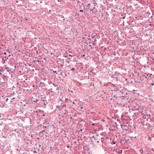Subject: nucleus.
Returning <instances> with one entry per match:
<instances>
[{
  "instance_id": "nucleus-1",
  "label": "nucleus",
  "mask_w": 154,
  "mask_h": 154,
  "mask_svg": "<svg viewBox=\"0 0 154 154\" xmlns=\"http://www.w3.org/2000/svg\"><path fill=\"white\" fill-rule=\"evenodd\" d=\"M51 86L52 88H51L50 89L52 90L53 89H55V88L56 87V86L53 83L51 84Z\"/></svg>"
},
{
  "instance_id": "nucleus-2",
  "label": "nucleus",
  "mask_w": 154,
  "mask_h": 154,
  "mask_svg": "<svg viewBox=\"0 0 154 154\" xmlns=\"http://www.w3.org/2000/svg\"><path fill=\"white\" fill-rule=\"evenodd\" d=\"M39 103H40V104H39V105H40L41 106H42V105H43V104L44 105H45V102H44V100H42L41 102H40Z\"/></svg>"
},
{
  "instance_id": "nucleus-3",
  "label": "nucleus",
  "mask_w": 154,
  "mask_h": 154,
  "mask_svg": "<svg viewBox=\"0 0 154 154\" xmlns=\"http://www.w3.org/2000/svg\"><path fill=\"white\" fill-rule=\"evenodd\" d=\"M66 105L65 104L63 105L62 106L63 108V109L65 110H66Z\"/></svg>"
},
{
  "instance_id": "nucleus-4",
  "label": "nucleus",
  "mask_w": 154,
  "mask_h": 154,
  "mask_svg": "<svg viewBox=\"0 0 154 154\" xmlns=\"http://www.w3.org/2000/svg\"><path fill=\"white\" fill-rule=\"evenodd\" d=\"M60 74L61 75H65L66 76V73L64 72H62L60 73Z\"/></svg>"
},
{
  "instance_id": "nucleus-5",
  "label": "nucleus",
  "mask_w": 154,
  "mask_h": 154,
  "mask_svg": "<svg viewBox=\"0 0 154 154\" xmlns=\"http://www.w3.org/2000/svg\"><path fill=\"white\" fill-rule=\"evenodd\" d=\"M95 8V7H94L93 8H91V9L90 8V10L91 11H93V10Z\"/></svg>"
},
{
  "instance_id": "nucleus-6",
  "label": "nucleus",
  "mask_w": 154,
  "mask_h": 154,
  "mask_svg": "<svg viewBox=\"0 0 154 154\" xmlns=\"http://www.w3.org/2000/svg\"><path fill=\"white\" fill-rule=\"evenodd\" d=\"M34 99L33 101L34 102H36L37 101H38V99Z\"/></svg>"
},
{
  "instance_id": "nucleus-7",
  "label": "nucleus",
  "mask_w": 154,
  "mask_h": 154,
  "mask_svg": "<svg viewBox=\"0 0 154 154\" xmlns=\"http://www.w3.org/2000/svg\"><path fill=\"white\" fill-rule=\"evenodd\" d=\"M40 85H45V84L44 83H42V82L40 83Z\"/></svg>"
},
{
  "instance_id": "nucleus-8",
  "label": "nucleus",
  "mask_w": 154,
  "mask_h": 154,
  "mask_svg": "<svg viewBox=\"0 0 154 154\" xmlns=\"http://www.w3.org/2000/svg\"><path fill=\"white\" fill-rule=\"evenodd\" d=\"M40 128H44V126L42 125H40Z\"/></svg>"
},
{
  "instance_id": "nucleus-9",
  "label": "nucleus",
  "mask_w": 154,
  "mask_h": 154,
  "mask_svg": "<svg viewBox=\"0 0 154 154\" xmlns=\"http://www.w3.org/2000/svg\"><path fill=\"white\" fill-rule=\"evenodd\" d=\"M116 80L117 81H118V78L117 77H116Z\"/></svg>"
},
{
  "instance_id": "nucleus-10",
  "label": "nucleus",
  "mask_w": 154,
  "mask_h": 154,
  "mask_svg": "<svg viewBox=\"0 0 154 154\" xmlns=\"http://www.w3.org/2000/svg\"><path fill=\"white\" fill-rule=\"evenodd\" d=\"M7 136H5V135H4V136H3V137L5 138H7Z\"/></svg>"
},
{
  "instance_id": "nucleus-11",
  "label": "nucleus",
  "mask_w": 154,
  "mask_h": 154,
  "mask_svg": "<svg viewBox=\"0 0 154 154\" xmlns=\"http://www.w3.org/2000/svg\"><path fill=\"white\" fill-rule=\"evenodd\" d=\"M83 11V9H80L79 11L80 12H82Z\"/></svg>"
},
{
  "instance_id": "nucleus-12",
  "label": "nucleus",
  "mask_w": 154,
  "mask_h": 154,
  "mask_svg": "<svg viewBox=\"0 0 154 154\" xmlns=\"http://www.w3.org/2000/svg\"><path fill=\"white\" fill-rule=\"evenodd\" d=\"M92 38H97V37H96V35H95V36H93Z\"/></svg>"
},
{
  "instance_id": "nucleus-13",
  "label": "nucleus",
  "mask_w": 154,
  "mask_h": 154,
  "mask_svg": "<svg viewBox=\"0 0 154 154\" xmlns=\"http://www.w3.org/2000/svg\"><path fill=\"white\" fill-rule=\"evenodd\" d=\"M129 140V139H128L127 140H125V142H126L127 143H128V142Z\"/></svg>"
},
{
  "instance_id": "nucleus-14",
  "label": "nucleus",
  "mask_w": 154,
  "mask_h": 154,
  "mask_svg": "<svg viewBox=\"0 0 154 154\" xmlns=\"http://www.w3.org/2000/svg\"><path fill=\"white\" fill-rule=\"evenodd\" d=\"M75 70V69L73 68H72L71 69V71H74V70Z\"/></svg>"
},
{
  "instance_id": "nucleus-15",
  "label": "nucleus",
  "mask_w": 154,
  "mask_h": 154,
  "mask_svg": "<svg viewBox=\"0 0 154 154\" xmlns=\"http://www.w3.org/2000/svg\"><path fill=\"white\" fill-rule=\"evenodd\" d=\"M91 5L90 3H89V4H88V5H87V7H88V6H90V5Z\"/></svg>"
},
{
  "instance_id": "nucleus-16",
  "label": "nucleus",
  "mask_w": 154,
  "mask_h": 154,
  "mask_svg": "<svg viewBox=\"0 0 154 154\" xmlns=\"http://www.w3.org/2000/svg\"><path fill=\"white\" fill-rule=\"evenodd\" d=\"M93 138H94V139L95 140V137H94V136H93L91 138V139H93Z\"/></svg>"
},
{
  "instance_id": "nucleus-17",
  "label": "nucleus",
  "mask_w": 154,
  "mask_h": 154,
  "mask_svg": "<svg viewBox=\"0 0 154 154\" xmlns=\"http://www.w3.org/2000/svg\"><path fill=\"white\" fill-rule=\"evenodd\" d=\"M43 131H44V130H42V131H40V133H42V132H43Z\"/></svg>"
},
{
  "instance_id": "nucleus-18",
  "label": "nucleus",
  "mask_w": 154,
  "mask_h": 154,
  "mask_svg": "<svg viewBox=\"0 0 154 154\" xmlns=\"http://www.w3.org/2000/svg\"><path fill=\"white\" fill-rule=\"evenodd\" d=\"M69 56H71V57H73V55H70V54H69Z\"/></svg>"
},
{
  "instance_id": "nucleus-19",
  "label": "nucleus",
  "mask_w": 154,
  "mask_h": 154,
  "mask_svg": "<svg viewBox=\"0 0 154 154\" xmlns=\"http://www.w3.org/2000/svg\"><path fill=\"white\" fill-rule=\"evenodd\" d=\"M152 74H151L150 75H149V76L151 77H152Z\"/></svg>"
},
{
  "instance_id": "nucleus-20",
  "label": "nucleus",
  "mask_w": 154,
  "mask_h": 154,
  "mask_svg": "<svg viewBox=\"0 0 154 154\" xmlns=\"http://www.w3.org/2000/svg\"><path fill=\"white\" fill-rule=\"evenodd\" d=\"M85 9V8L84 7V6H83V9H82H82Z\"/></svg>"
},
{
  "instance_id": "nucleus-21",
  "label": "nucleus",
  "mask_w": 154,
  "mask_h": 154,
  "mask_svg": "<svg viewBox=\"0 0 154 154\" xmlns=\"http://www.w3.org/2000/svg\"><path fill=\"white\" fill-rule=\"evenodd\" d=\"M137 110H138L139 111H140L139 110V108H137Z\"/></svg>"
},
{
  "instance_id": "nucleus-22",
  "label": "nucleus",
  "mask_w": 154,
  "mask_h": 154,
  "mask_svg": "<svg viewBox=\"0 0 154 154\" xmlns=\"http://www.w3.org/2000/svg\"><path fill=\"white\" fill-rule=\"evenodd\" d=\"M83 107L82 106H81V107H80V108L81 109H83Z\"/></svg>"
},
{
  "instance_id": "nucleus-23",
  "label": "nucleus",
  "mask_w": 154,
  "mask_h": 154,
  "mask_svg": "<svg viewBox=\"0 0 154 154\" xmlns=\"http://www.w3.org/2000/svg\"><path fill=\"white\" fill-rule=\"evenodd\" d=\"M9 67H7V68H5V69H9Z\"/></svg>"
},
{
  "instance_id": "nucleus-24",
  "label": "nucleus",
  "mask_w": 154,
  "mask_h": 154,
  "mask_svg": "<svg viewBox=\"0 0 154 154\" xmlns=\"http://www.w3.org/2000/svg\"><path fill=\"white\" fill-rule=\"evenodd\" d=\"M148 116H149V117H150V114H149ZM147 116H148V115H147Z\"/></svg>"
},
{
  "instance_id": "nucleus-25",
  "label": "nucleus",
  "mask_w": 154,
  "mask_h": 154,
  "mask_svg": "<svg viewBox=\"0 0 154 154\" xmlns=\"http://www.w3.org/2000/svg\"><path fill=\"white\" fill-rule=\"evenodd\" d=\"M54 73H56L57 72V71H54Z\"/></svg>"
},
{
  "instance_id": "nucleus-26",
  "label": "nucleus",
  "mask_w": 154,
  "mask_h": 154,
  "mask_svg": "<svg viewBox=\"0 0 154 154\" xmlns=\"http://www.w3.org/2000/svg\"><path fill=\"white\" fill-rule=\"evenodd\" d=\"M68 100V98H66L65 99V100L66 101H67V100Z\"/></svg>"
},
{
  "instance_id": "nucleus-27",
  "label": "nucleus",
  "mask_w": 154,
  "mask_h": 154,
  "mask_svg": "<svg viewBox=\"0 0 154 154\" xmlns=\"http://www.w3.org/2000/svg\"><path fill=\"white\" fill-rule=\"evenodd\" d=\"M80 131H82V129H80Z\"/></svg>"
},
{
  "instance_id": "nucleus-28",
  "label": "nucleus",
  "mask_w": 154,
  "mask_h": 154,
  "mask_svg": "<svg viewBox=\"0 0 154 154\" xmlns=\"http://www.w3.org/2000/svg\"><path fill=\"white\" fill-rule=\"evenodd\" d=\"M59 87L57 88V89H56V90H58V89H59Z\"/></svg>"
},
{
  "instance_id": "nucleus-29",
  "label": "nucleus",
  "mask_w": 154,
  "mask_h": 154,
  "mask_svg": "<svg viewBox=\"0 0 154 154\" xmlns=\"http://www.w3.org/2000/svg\"><path fill=\"white\" fill-rule=\"evenodd\" d=\"M94 4H95L94 3L93 4V5H94V7H95V5Z\"/></svg>"
},
{
  "instance_id": "nucleus-30",
  "label": "nucleus",
  "mask_w": 154,
  "mask_h": 154,
  "mask_svg": "<svg viewBox=\"0 0 154 154\" xmlns=\"http://www.w3.org/2000/svg\"><path fill=\"white\" fill-rule=\"evenodd\" d=\"M96 41V38L95 39V40L94 41V42H95Z\"/></svg>"
},
{
  "instance_id": "nucleus-31",
  "label": "nucleus",
  "mask_w": 154,
  "mask_h": 154,
  "mask_svg": "<svg viewBox=\"0 0 154 154\" xmlns=\"http://www.w3.org/2000/svg\"><path fill=\"white\" fill-rule=\"evenodd\" d=\"M97 143H99V141H97Z\"/></svg>"
},
{
  "instance_id": "nucleus-32",
  "label": "nucleus",
  "mask_w": 154,
  "mask_h": 154,
  "mask_svg": "<svg viewBox=\"0 0 154 154\" xmlns=\"http://www.w3.org/2000/svg\"><path fill=\"white\" fill-rule=\"evenodd\" d=\"M85 35V36H87L86 35H85H85Z\"/></svg>"
},
{
  "instance_id": "nucleus-33",
  "label": "nucleus",
  "mask_w": 154,
  "mask_h": 154,
  "mask_svg": "<svg viewBox=\"0 0 154 154\" xmlns=\"http://www.w3.org/2000/svg\"><path fill=\"white\" fill-rule=\"evenodd\" d=\"M4 54H6V53H5V52L4 53Z\"/></svg>"
},
{
  "instance_id": "nucleus-34",
  "label": "nucleus",
  "mask_w": 154,
  "mask_h": 154,
  "mask_svg": "<svg viewBox=\"0 0 154 154\" xmlns=\"http://www.w3.org/2000/svg\"><path fill=\"white\" fill-rule=\"evenodd\" d=\"M42 116H45V114H43V115H42Z\"/></svg>"
},
{
  "instance_id": "nucleus-35",
  "label": "nucleus",
  "mask_w": 154,
  "mask_h": 154,
  "mask_svg": "<svg viewBox=\"0 0 154 154\" xmlns=\"http://www.w3.org/2000/svg\"><path fill=\"white\" fill-rule=\"evenodd\" d=\"M67 147H68V148H69V146H67Z\"/></svg>"
},
{
  "instance_id": "nucleus-36",
  "label": "nucleus",
  "mask_w": 154,
  "mask_h": 154,
  "mask_svg": "<svg viewBox=\"0 0 154 154\" xmlns=\"http://www.w3.org/2000/svg\"><path fill=\"white\" fill-rule=\"evenodd\" d=\"M8 100V98H7V100Z\"/></svg>"
},
{
  "instance_id": "nucleus-37",
  "label": "nucleus",
  "mask_w": 154,
  "mask_h": 154,
  "mask_svg": "<svg viewBox=\"0 0 154 154\" xmlns=\"http://www.w3.org/2000/svg\"><path fill=\"white\" fill-rule=\"evenodd\" d=\"M39 116H42V115H39Z\"/></svg>"
},
{
  "instance_id": "nucleus-38",
  "label": "nucleus",
  "mask_w": 154,
  "mask_h": 154,
  "mask_svg": "<svg viewBox=\"0 0 154 154\" xmlns=\"http://www.w3.org/2000/svg\"><path fill=\"white\" fill-rule=\"evenodd\" d=\"M115 143H115V142H114L113 143H114V144H115Z\"/></svg>"
},
{
  "instance_id": "nucleus-39",
  "label": "nucleus",
  "mask_w": 154,
  "mask_h": 154,
  "mask_svg": "<svg viewBox=\"0 0 154 154\" xmlns=\"http://www.w3.org/2000/svg\"><path fill=\"white\" fill-rule=\"evenodd\" d=\"M67 63H69V62L68 61V62H67Z\"/></svg>"
},
{
  "instance_id": "nucleus-40",
  "label": "nucleus",
  "mask_w": 154,
  "mask_h": 154,
  "mask_svg": "<svg viewBox=\"0 0 154 154\" xmlns=\"http://www.w3.org/2000/svg\"><path fill=\"white\" fill-rule=\"evenodd\" d=\"M141 149L142 150V151H143V150H142V149Z\"/></svg>"
},
{
  "instance_id": "nucleus-41",
  "label": "nucleus",
  "mask_w": 154,
  "mask_h": 154,
  "mask_svg": "<svg viewBox=\"0 0 154 154\" xmlns=\"http://www.w3.org/2000/svg\"><path fill=\"white\" fill-rule=\"evenodd\" d=\"M17 3H18V1H17Z\"/></svg>"
},
{
  "instance_id": "nucleus-42",
  "label": "nucleus",
  "mask_w": 154,
  "mask_h": 154,
  "mask_svg": "<svg viewBox=\"0 0 154 154\" xmlns=\"http://www.w3.org/2000/svg\"><path fill=\"white\" fill-rule=\"evenodd\" d=\"M26 20H27V18H26Z\"/></svg>"
},
{
  "instance_id": "nucleus-43",
  "label": "nucleus",
  "mask_w": 154,
  "mask_h": 154,
  "mask_svg": "<svg viewBox=\"0 0 154 154\" xmlns=\"http://www.w3.org/2000/svg\"><path fill=\"white\" fill-rule=\"evenodd\" d=\"M37 111H36V112L37 113Z\"/></svg>"
},
{
  "instance_id": "nucleus-44",
  "label": "nucleus",
  "mask_w": 154,
  "mask_h": 154,
  "mask_svg": "<svg viewBox=\"0 0 154 154\" xmlns=\"http://www.w3.org/2000/svg\"><path fill=\"white\" fill-rule=\"evenodd\" d=\"M93 125H94V124H93Z\"/></svg>"
},
{
  "instance_id": "nucleus-45",
  "label": "nucleus",
  "mask_w": 154,
  "mask_h": 154,
  "mask_svg": "<svg viewBox=\"0 0 154 154\" xmlns=\"http://www.w3.org/2000/svg\"><path fill=\"white\" fill-rule=\"evenodd\" d=\"M153 77H154V75H153Z\"/></svg>"
},
{
  "instance_id": "nucleus-46",
  "label": "nucleus",
  "mask_w": 154,
  "mask_h": 154,
  "mask_svg": "<svg viewBox=\"0 0 154 154\" xmlns=\"http://www.w3.org/2000/svg\"><path fill=\"white\" fill-rule=\"evenodd\" d=\"M101 142L102 143L103 142V141L102 140H101Z\"/></svg>"
},
{
  "instance_id": "nucleus-47",
  "label": "nucleus",
  "mask_w": 154,
  "mask_h": 154,
  "mask_svg": "<svg viewBox=\"0 0 154 154\" xmlns=\"http://www.w3.org/2000/svg\"><path fill=\"white\" fill-rule=\"evenodd\" d=\"M141 153H142V152H141Z\"/></svg>"
},
{
  "instance_id": "nucleus-48",
  "label": "nucleus",
  "mask_w": 154,
  "mask_h": 154,
  "mask_svg": "<svg viewBox=\"0 0 154 154\" xmlns=\"http://www.w3.org/2000/svg\"><path fill=\"white\" fill-rule=\"evenodd\" d=\"M147 154H149V153H147Z\"/></svg>"
}]
</instances>
